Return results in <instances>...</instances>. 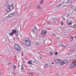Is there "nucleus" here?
Listing matches in <instances>:
<instances>
[{
  "instance_id": "f257e3e1",
  "label": "nucleus",
  "mask_w": 76,
  "mask_h": 76,
  "mask_svg": "<svg viewBox=\"0 0 76 76\" xmlns=\"http://www.w3.org/2000/svg\"><path fill=\"white\" fill-rule=\"evenodd\" d=\"M5 7L7 8V12H10V10H12L13 8V5H11L10 6L9 4V3L8 2L7 3Z\"/></svg>"
},
{
  "instance_id": "f03ea898",
  "label": "nucleus",
  "mask_w": 76,
  "mask_h": 76,
  "mask_svg": "<svg viewBox=\"0 0 76 76\" xmlns=\"http://www.w3.org/2000/svg\"><path fill=\"white\" fill-rule=\"evenodd\" d=\"M30 39L28 37L24 39V43L25 45L28 47L29 46L30 44Z\"/></svg>"
},
{
  "instance_id": "7ed1b4c3",
  "label": "nucleus",
  "mask_w": 76,
  "mask_h": 76,
  "mask_svg": "<svg viewBox=\"0 0 76 76\" xmlns=\"http://www.w3.org/2000/svg\"><path fill=\"white\" fill-rule=\"evenodd\" d=\"M14 47L15 49L18 52H19V51H20V48L18 45H14Z\"/></svg>"
},
{
  "instance_id": "20e7f679",
  "label": "nucleus",
  "mask_w": 76,
  "mask_h": 76,
  "mask_svg": "<svg viewBox=\"0 0 76 76\" xmlns=\"http://www.w3.org/2000/svg\"><path fill=\"white\" fill-rule=\"evenodd\" d=\"M19 31V29L18 28H16L15 30L12 29V32L13 33V34H18V31Z\"/></svg>"
},
{
  "instance_id": "39448f33",
  "label": "nucleus",
  "mask_w": 76,
  "mask_h": 76,
  "mask_svg": "<svg viewBox=\"0 0 76 76\" xmlns=\"http://www.w3.org/2000/svg\"><path fill=\"white\" fill-rule=\"evenodd\" d=\"M41 33L42 34H45V35H46L47 30H42L41 31Z\"/></svg>"
},
{
  "instance_id": "423d86ee",
  "label": "nucleus",
  "mask_w": 76,
  "mask_h": 76,
  "mask_svg": "<svg viewBox=\"0 0 76 76\" xmlns=\"http://www.w3.org/2000/svg\"><path fill=\"white\" fill-rule=\"evenodd\" d=\"M60 59H55L54 60V61L56 63H60Z\"/></svg>"
},
{
  "instance_id": "0eeeda50",
  "label": "nucleus",
  "mask_w": 76,
  "mask_h": 76,
  "mask_svg": "<svg viewBox=\"0 0 76 76\" xmlns=\"http://www.w3.org/2000/svg\"><path fill=\"white\" fill-rule=\"evenodd\" d=\"M54 19H55V18H52L50 20L49 22L50 23H53L54 22Z\"/></svg>"
},
{
  "instance_id": "6e6552de",
  "label": "nucleus",
  "mask_w": 76,
  "mask_h": 76,
  "mask_svg": "<svg viewBox=\"0 0 76 76\" xmlns=\"http://www.w3.org/2000/svg\"><path fill=\"white\" fill-rule=\"evenodd\" d=\"M14 16V15L12 13L10 14L7 17L8 18H11L12 17H13Z\"/></svg>"
},
{
  "instance_id": "1a4fd4ad",
  "label": "nucleus",
  "mask_w": 76,
  "mask_h": 76,
  "mask_svg": "<svg viewBox=\"0 0 76 76\" xmlns=\"http://www.w3.org/2000/svg\"><path fill=\"white\" fill-rule=\"evenodd\" d=\"M59 63H60L61 65V66L63 65L64 64V61H62L61 60H60Z\"/></svg>"
},
{
  "instance_id": "9d476101",
  "label": "nucleus",
  "mask_w": 76,
  "mask_h": 76,
  "mask_svg": "<svg viewBox=\"0 0 76 76\" xmlns=\"http://www.w3.org/2000/svg\"><path fill=\"white\" fill-rule=\"evenodd\" d=\"M66 3L69 4H70L72 3V1H71V0H68L66 2Z\"/></svg>"
},
{
  "instance_id": "9b49d317",
  "label": "nucleus",
  "mask_w": 76,
  "mask_h": 76,
  "mask_svg": "<svg viewBox=\"0 0 76 76\" xmlns=\"http://www.w3.org/2000/svg\"><path fill=\"white\" fill-rule=\"evenodd\" d=\"M49 56H52L53 54H54V52H53V51H52L51 52H50L49 53Z\"/></svg>"
},
{
  "instance_id": "f8f14e48",
  "label": "nucleus",
  "mask_w": 76,
  "mask_h": 76,
  "mask_svg": "<svg viewBox=\"0 0 76 76\" xmlns=\"http://www.w3.org/2000/svg\"><path fill=\"white\" fill-rule=\"evenodd\" d=\"M2 41L3 42H6V38H4L2 39Z\"/></svg>"
},
{
  "instance_id": "ddd939ff",
  "label": "nucleus",
  "mask_w": 76,
  "mask_h": 76,
  "mask_svg": "<svg viewBox=\"0 0 76 76\" xmlns=\"http://www.w3.org/2000/svg\"><path fill=\"white\" fill-rule=\"evenodd\" d=\"M39 45V42H37L35 43V45Z\"/></svg>"
},
{
  "instance_id": "4468645a",
  "label": "nucleus",
  "mask_w": 76,
  "mask_h": 76,
  "mask_svg": "<svg viewBox=\"0 0 76 76\" xmlns=\"http://www.w3.org/2000/svg\"><path fill=\"white\" fill-rule=\"evenodd\" d=\"M13 33L12 32L10 33L9 34V36H10L11 37H12V36H13Z\"/></svg>"
},
{
  "instance_id": "2eb2a0df",
  "label": "nucleus",
  "mask_w": 76,
  "mask_h": 76,
  "mask_svg": "<svg viewBox=\"0 0 76 76\" xmlns=\"http://www.w3.org/2000/svg\"><path fill=\"white\" fill-rule=\"evenodd\" d=\"M63 61L64 63V64H66L68 63V61H67V60H65Z\"/></svg>"
},
{
  "instance_id": "dca6fc26",
  "label": "nucleus",
  "mask_w": 76,
  "mask_h": 76,
  "mask_svg": "<svg viewBox=\"0 0 76 76\" xmlns=\"http://www.w3.org/2000/svg\"><path fill=\"white\" fill-rule=\"evenodd\" d=\"M44 0H42L40 2V4H43V3H44Z\"/></svg>"
},
{
  "instance_id": "f3484780",
  "label": "nucleus",
  "mask_w": 76,
  "mask_h": 76,
  "mask_svg": "<svg viewBox=\"0 0 76 76\" xmlns=\"http://www.w3.org/2000/svg\"><path fill=\"white\" fill-rule=\"evenodd\" d=\"M5 21H6V20L4 19H3L1 20V22H3V23H4V22H5Z\"/></svg>"
},
{
  "instance_id": "a211bd4d",
  "label": "nucleus",
  "mask_w": 76,
  "mask_h": 76,
  "mask_svg": "<svg viewBox=\"0 0 76 76\" xmlns=\"http://www.w3.org/2000/svg\"><path fill=\"white\" fill-rule=\"evenodd\" d=\"M21 70H23V66L22 65H21Z\"/></svg>"
},
{
  "instance_id": "6ab92c4d",
  "label": "nucleus",
  "mask_w": 76,
  "mask_h": 76,
  "mask_svg": "<svg viewBox=\"0 0 76 76\" xmlns=\"http://www.w3.org/2000/svg\"><path fill=\"white\" fill-rule=\"evenodd\" d=\"M70 50L71 51H75V49L73 48H71L70 49Z\"/></svg>"
},
{
  "instance_id": "aec40b11",
  "label": "nucleus",
  "mask_w": 76,
  "mask_h": 76,
  "mask_svg": "<svg viewBox=\"0 0 76 76\" xmlns=\"http://www.w3.org/2000/svg\"><path fill=\"white\" fill-rule=\"evenodd\" d=\"M60 5V6H63V5H64V2H63L61 3V4H59Z\"/></svg>"
},
{
  "instance_id": "412c9836",
  "label": "nucleus",
  "mask_w": 76,
  "mask_h": 76,
  "mask_svg": "<svg viewBox=\"0 0 76 76\" xmlns=\"http://www.w3.org/2000/svg\"><path fill=\"white\" fill-rule=\"evenodd\" d=\"M31 61H32V60L30 61H28V63L29 64H32V63Z\"/></svg>"
},
{
  "instance_id": "4be33fe9",
  "label": "nucleus",
  "mask_w": 76,
  "mask_h": 76,
  "mask_svg": "<svg viewBox=\"0 0 76 76\" xmlns=\"http://www.w3.org/2000/svg\"><path fill=\"white\" fill-rule=\"evenodd\" d=\"M28 75V76H32V73H30Z\"/></svg>"
},
{
  "instance_id": "5701e85b",
  "label": "nucleus",
  "mask_w": 76,
  "mask_h": 76,
  "mask_svg": "<svg viewBox=\"0 0 76 76\" xmlns=\"http://www.w3.org/2000/svg\"><path fill=\"white\" fill-rule=\"evenodd\" d=\"M37 8L38 9H41V7H40V5H39L37 7Z\"/></svg>"
},
{
  "instance_id": "b1692460",
  "label": "nucleus",
  "mask_w": 76,
  "mask_h": 76,
  "mask_svg": "<svg viewBox=\"0 0 76 76\" xmlns=\"http://www.w3.org/2000/svg\"><path fill=\"white\" fill-rule=\"evenodd\" d=\"M5 53L6 54V53H9V51H8L7 50H5Z\"/></svg>"
},
{
  "instance_id": "393cba45",
  "label": "nucleus",
  "mask_w": 76,
  "mask_h": 76,
  "mask_svg": "<svg viewBox=\"0 0 76 76\" xmlns=\"http://www.w3.org/2000/svg\"><path fill=\"white\" fill-rule=\"evenodd\" d=\"M61 25H64V23H63V21H61Z\"/></svg>"
},
{
  "instance_id": "a878e982",
  "label": "nucleus",
  "mask_w": 76,
  "mask_h": 76,
  "mask_svg": "<svg viewBox=\"0 0 76 76\" xmlns=\"http://www.w3.org/2000/svg\"><path fill=\"white\" fill-rule=\"evenodd\" d=\"M34 62L35 63H36V64H38V62H37V61H36L35 60H34Z\"/></svg>"
},
{
  "instance_id": "bb28decb",
  "label": "nucleus",
  "mask_w": 76,
  "mask_h": 76,
  "mask_svg": "<svg viewBox=\"0 0 76 76\" xmlns=\"http://www.w3.org/2000/svg\"><path fill=\"white\" fill-rule=\"evenodd\" d=\"M13 67L14 69H16V66L15 65L13 66Z\"/></svg>"
},
{
  "instance_id": "cd10ccee",
  "label": "nucleus",
  "mask_w": 76,
  "mask_h": 76,
  "mask_svg": "<svg viewBox=\"0 0 76 76\" xmlns=\"http://www.w3.org/2000/svg\"><path fill=\"white\" fill-rule=\"evenodd\" d=\"M70 40L71 41H73V37H72L70 39Z\"/></svg>"
},
{
  "instance_id": "c85d7f7f",
  "label": "nucleus",
  "mask_w": 76,
  "mask_h": 76,
  "mask_svg": "<svg viewBox=\"0 0 76 76\" xmlns=\"http://www.w3.org/2000/svg\"><path fill=\"white\" fill-rule=\"evenodd\" d=\"M60 6V5H58L57 6H56V8H58V7H59Z\"/></svg>"
},
{
  "instance_id": "c756f323",
  "label": "nucleus",
  "mask_w": 76,
  "mask_h": 76,
  "mask_svg": "<svg viewBox=\"0 0 76 76\" xmlns=\"http://www.w3.org/2000/svg\"><path fill=\"white\" fill-rule=\"evenodd\" d=\"M68 25H72V23H71V22H69L68 24Z\"/></svg>"
},
{
  "instance_id": "7c9ffc66",
  "label": "nucleus",
  "mask_w": 76,
  "mask_h": 76,
  "mask_svg": "<svg viewBox=\"0 0 76 76\" xmlns=\"http://www.w3.org/2000/svg\"><path fill=\"white\" fill-rule=\"evenodd\" d=\"M34 29L35 31H36V30H37V28H36V27H34Z\"/></svg>"
},
{
  "instance_id": "2f4dec72",
  "label": "nucleus",
  "mask_w": 76,
  "mask_h": 76,
  "mask_svg": "<svg viewBox=\"0 0 76 76\" xmlns=\"http://www.w3.org/2000/svg\"><path fill=\"white\" fill-rule=\"evenodd\" d=\"M52 35H53V36H56V34H55V33H53L52 34Z\"/></svg>"
},
{
  "instance_id": "473e14b6",
  "label": "nucleus",
  "mask_w": 76,
  "mask_h": 76,
  "mask_svg": "<svg viewBox=\"0 0 76 76\" xmlns=\"http://www.w3.org/2000/svg\"><path fill=\"white\" fill-rule=\"evenodd\" d=\"M62 47H66H66H67V45H66V46H64V45H62Z\"/></svg>"
},
{
  "instance_id": "72a5a7b5",
  "label": "nucleus",
  "mask_w": 76,
  "mask_h": 76,
  "mask_svg": "<svg viewBox=\"0 0 76 76\" xmlns=\"http://www.w3.org/2000/svg\"><path fill=\"white\" fill-rule=\"evenodd\" d=\"M10 64H11V63L9 62L8 64V66H10Z\"/></svg>"
},
{
  "instance_id": "f704fd0d",
  "label": "nucleus",
  "mask_w": 76,
  "mask_h": 76,
  "mask_svg": "<svg viewBox=\"0 0 76 76\" xmlns=\"http://www.w3.org/2000/svg\"><path fill=\"white\" fill-rule=\"evenodd\" d=\"M32 31L34 33H35V30L34 29L32 30Z\"/></svg>"
},
{
  "instance_id": "c9c22d12",
  "label": "nucleus",
  "mask_w": 76,
  "mask_h": 76,
  "mask_svg": "<svg viewBox=\"0 0 76 76\" xmlns=\"http://www.w3.org/2000/svg\"><path fill=\"white\" fill-rule=\"evenodd\" d=\"M16 34L15 35H16V37H18V33H16Z\"/></svg>"
},
{
  "instance_id": "e433bc0d",
  "label": "nucleus",
  "mask_w": 76,
  "mask_h": 76,
  "mask_svg": "<svg viewBox=\"0 0 76 76\" xmlns=\"http://www.w3.org/2000/svg\"><path fill=\"white\" fill-rule=\"evenodd\" d=\"M45 67H48V65H47V64H46L45 65Z\"/></svg>"
},
{
  "instance_id": "4c0bfd02",
  "label": "nucleus",
  "mask_w": 76,
  "mask_h": 76,
  "mask_svg": "<svg viewBox=\"0 0 76 76\" xmlns=\"http://www.w3.org/2000/svg\"><path fill=\"white\" fill-rule=\"evenodd\" d=\"M73 47H75V48H76V45H74Z\"/></svg>"
},
{
  "instance_id": "58836bf2",
  "label": "nucleus",
  "mask_w": 76,
  "mask_h": 76,
  "mask_svg": "<svg viewBox=\"0 0 76 76\" xmlns=\"http://www.w3.org/2000/svg\"><path fill=\"white\" fill-rule=\"evenodd\" d=\"M55 55H57V52H56L55 53Z\"/></svg>"
},
{
  "instance_id": "ea45409f",
  "label": "nucleus",
  "mask_w": 76,
  "mask_h": 76,
  "mask_svg": "<svg viewBox=\"0 0 76 76\" xmlns=\"http://www.w3.org/2000/svg\"><path fill=\"white\" fill-rule=\"evenodd\" d=\"M76 26L75 25H74V28H76Z\"/></svg>"
},
{
  "instance_id": "a19ab883",
  "label": "nucleus",
  "mask_w": 76,
  "mask_h": 76,
  "mask_svg": "<svg viewBox=\"0 0 76 76\" xmlns=\"http://www.w3.org/2000/svg\"><path fill=\"white\" fill-rule=\"evenodd\" d=\"M71 7H73V5H71L70 6Z\"/></svg>"
},
{
  "instance_id": "79ce46f5",
  "label": "nucleus",
  "mask_w": 76,
  "mask_h": 76,
  "mask_svg": "<svg viewBox=\"0 0 76 76\" xmlns=\"http://www.w3.org/2000/svg\"><path fill=\"white\" fill-rule=\"evenodd\" d=\"M51 64H54V63L53 62H52Z\"/></svg>"
},
{
  "instance_id": "37998d69",
  "label": "nucleus",
  "mask_w": 76,
  "mask_h": 76,
  "mask_svg": "<svg viewBox=\"0 0 76 76\" xmlns=\"http://www.w3.org/2000/svg\"><path fill=\"white\" fill-rule=\"evenodd\" d=\"M74 37V38H76V34H75V37Z\"/></svg>"
},
{
  "instance_id": "c03bdc74",
  "label": "nucleus",
  "mask_w": 76,
  "mask_h": 76,
  "mask_svg": "<svg viewBox=\"0 0 76 76\" xmlns=\"http://www.w3.org/2000/svg\"><path fill=\"white\" fill-rule=\"evenodd\" d=\"M67 16L68 17H69V15H68Z\"/></svg>"
},
{
  "instance_id": "a18cd8bd",
  "label": "nucleus",
  "mask_w": 76,
  "mask_h": 76,
  "mask_svg": "<svg viewBox=\"0 0 76 76\" xmlns=\"http://www.w3.org/2000/svg\"><path fill=\"white\" fill-rule=\"evenodd\" d=\"M39 74H40V75H41V73H39Z\"/></svg>"
},
{
  "instance_id": "49530a36",
  "label": "nucleus",
  "mask_w": 76,
  "mask_h": 76,
  "mask_svg": "<svg viewBox=\"0 0 76 76\" xmlns=\"http://www.w3.org/2000/svg\"><path fill=\"white\" fill-rule=\"evenodd\" d=\"M8 39V40H10V39Z\"/></svg>"
},
{
  "instance_id": "de8ad7c7",
  "label": "nucleus",
  "mask_w": 76,
  "mask_h": 76,
  "mask_svg": "<svg viewBox=\"0 0 76 76\" xmlns=\"http://www.w3.org/2000/svg\"><path fill=\"white\" fill-rule=\"evenodd\" d=\"M40 53H42V52H40Z\"/></svg>"
},
{
  "instance_id": "09e8293b",
  "label": "nucleus",
  "mask_w": 76,
  "mask_h": 76,
  "mask_svg": "<svg viewBox=\"0 0 76 76\" xmlns=\"http://www.w3.org/2000/svg\"><path fill=\"white\" fill-rule=\"evenodd\" d=\"M0 76H1V73H0Z\"/></svg>"
},
{
  "instance_id": "8fccbe9b",
  "label": "nucleus",
  "mask_w": 76,
  "mask_h": 76,
  "mask_svg": "<svg viewBox=\"0 0 76 76\" xmlns=\"http://www.w3.org/2000/svg\"><path fill=\"white\" fill-rule=\"evenodd\" d=\"M40 58H41V57Z\"/></svg>"
}]
</instances>
